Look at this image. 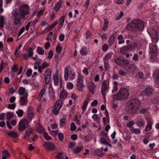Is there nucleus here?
I'll return each mask as SVG.
<instances>
[{
	"mask_svg": "<svg viewBox=\"0 0 159 159\" xmlns=\"http://www.w3.org/2000/svg\"><path fill=\"white\" fill-rule=\"evenodd\" d=\"M11 68L13 71L15 72H16L18 70V69L16 65H13Z\"/></svg>",
	"mask_w": 159,
	"mask_h": 159,
	"instance_id": "obj_62",
	"label": "nucleus"
},
{
	"mask_svg": "<svg viewBox=\"0 0 159 159\" xmlns=\"http://www.w3.org/2000/svg\"><path fill=\"white\" fill-rule=\"evenodd\" d=\"M64 156L62 152H58L56 157V159H64Z\"/></svg>",
	"mask_w": 159,
	"mask_h": 159,
	"instance_id": "obj_39",
	"label": "nucleus"
},
{
	"mask_svg": "<svg viewBox=\"0 0 159 159\" xmlns=\"http://www.w3.org/2000/svg\"><path fill=\"white\" fill-rule=\"evenodd\" d=\"M44 75V77L48 76V77L49 76H51V72H50V70H46L45 71Z\"/></svg>",
	"mask_w": 159,
	"mask_h": 159,
	"instance_id": "obj_47",
	"label": "nucleus"
},
{
	"mask_svg": "<svg viewBox=\"0 0 159 159\" xmlns=\"http://www.w3.org/2000/svg\"><path fill=\"white\" fill-rule=\"evenodd\" d=\"M35 127L39 133H42L44 132V129L39 123H37L35 125Z\"/></svg>",
	"mask_w": 159,
	"mask_h": 159,
	"instance_id": "obj_17",
	"label": "nucleus"
},
{
	"mask_svg": "<svg viewBox=\"0 0 159 159\" xmlns=\"http://www.w3.org/2000/svg\"><path fill=\"white\" fill-rule=\"evenodd\" d=\"M33 134V129L30 128L26 131L24 135V138L29 141L30 136Z\"/></svg>",
	"mask_w": 159,
	"mask_h": 159,
	"instance_id": "obj_14",
	"label": "nucleus"
},
{
	"mask_svg": "<svg viewBox=\"0 0 159 159\" xmlns=\"http://www.w3.org/2000/svg\"><path fill=\"white\" fill-rule=\"evenodd\" d=\"M76 143L75 142H72L69 144L68 148H72L75 146Z\"/></svg>",
	"mask_w": 159,
	"mask_h": 159,
	"instance_id": "obj_60",
	"label": "nucleus"
},
{
	"mask_svg": "<svg viewBox=\"0 0 159 159\" xmlns=\"http://www.w3.org/2000/svg\"><path fill=\"white\" fill-rule=\"evenodd\" d=\"M29 7L28 5H24L19 7V11H15L13 14L14 17V24L16 30L22 25L21 19H25V16L29 12Z\"/></svg>",
	"mask_w": 159,
	"mask_h": 159,
	"instance_id": "obj_1",
	"label": "nucleus"
},
{
	"mask_svg": "<svg viewBox=\"0 0 159 159\" xmlns=\"http://www.w3.org/2000/svg\"><path fill=\"white\" fill-rule=\"evenodd\" d=\"M73 86V84L71 82H69L67 84V87L69 89H72Z\"/></svg>",
	"mask_w": 159,
	"mask_h": 159,
	"instance_id": "obj_64",
	"label": "nucleus"
},
{
	"mask_svg": "<svg viewBox=\"0 0 159 159\" xmlns=\"http://www.w3.org/2000/svg\"><path fill=\"white\" fill-rule=\"evenodd\" d=\"M84 85L83 84V78L81 75H79L77 81V89L80 91L83 90V86Z\"/></svg>",
	"mask_w": 159,
	"mask_h": 159,
	"instance_id": "obj_12",
	"label": "nucleus"
},
{
	"mask_svg": "<svg viewBox=\"0 0 159 159\" xmlns=\"http://www.w3.org/2000/svg\"><path fill=\"white\" fill-rule=\"evenodd\" d=\"M86 38L87 39L90 38L92 36V35L89 31H87L85 33Z\"/></svg>",
	"mask_w": 159,
	"mask_h": 159,
	"instance_id": "obj_59",
	"label": "nucleus"
},
{
	"mask_svg": "<svg viewBox=\"0 0 159 159\" xmlns=\"http://www.w3.org/2000/svg\"><path fill=\"white\" fill-rule=\"evenodd\" d=\"M142 95L148 96H152L155 93L154 89L151 87H148L142 90L141 92Z\"/></svg>",
	"mask_w": 159,
	"mask_h": 159,
	"instance_id": "obj_9",
	"label": "nucleus"
},
{
	"mask_svg": "<svg viewBox=\"0 0 159 159\" xmlns=\"http://www.w3.org/2000/svg\"><path fill=\"white\" fill-rule=\"evenodd\" d=\"M151 126V125L147 124L145 128V131H148L150 130L152 128Z\"/></svg>",
	"mask_w": 159,
	"mask_h": 159,
	"instance_id": "obj_61",
	"label": "nucleus"
},
{
	"mask_svg": "<svg viewBox=\"0 0 159 159\" xmlns=\"http://www.w3.org/2000/svg\"><path fill=\"white\" fill-rule=\"evenodd\" d=\"M145 122L144 120L142 119L138 120L136 123L137 126L139 127L144 126L145 125Z\"/></svg>",
	"mask_w": 159,
	"mask_h": 159,
	"instance_id": "obj_22",
	"label": "nucleus"
},
{
	"mask_svg": "<svg viewBox=\"0 0 159 159\" xmlns=\"http://www.w3.org/2000/svg\"><path fill=\"white\" fill-rule=\"evenodd\" d=\"M83 149V147H77L74 149V151L75 153H79Z\"/></svg>",
	"mask_w": 159,
	"mask_h": 159,
	"instance_id": "obj_46",
	"label": "nucleus"
},
{
	"mask_svg": "<svg viewBox=\"0 0 159 159\" xmlns=\"http://www.w3.org/2000/svg\"><path fill=\"white\" fill-rule=\"evenodd\" d=\"M70 68V66H68L66 67L65 69V74L64 75V77L65 80H67L68 79V77L69 75V69Z\"/></svg>",
	"mask_w": 159,
	"mask_h": 159,
	"instance_id": "obj_21",
	"label": "nucleus"
},
{
	"mask_svg": "<svg viewBox=\"0 0 159 159\" xmlns=\"http://www.w3.org/2000/svg\"><path fill=\"white\" fill-rule=\"evenodd\" d=\"M92 117L95 121L97 122H99L100 118L98 117V115L97 114H93Z\"/></svg>",
	"mask_w": 159,
	"mask_h": 159,
	"instance_id": "obj_41",
	"label": "nucleus"
},
{
	"mask_svg": "<svg viewBox=\"0 0 159 159\" xmlns=\"http://www.w3.org/2000/svg\"><path fill=\"white\" fill-rule=\"evenodd\" d=\"M88 88L89 91L93 94L95 89V85L93 83H90L88 85Z\"/></svg>",
	"mask_w": 159,
	"mask_h": 159,
	"instance_id": "obj_19",
	"label": "nucleus"
},
{
	"mask_svg": "<svg viewBox=\"0 0 159 159\" xmlns=\"http://www.w3.org/2000/svg\"><path fill=\"white\" fill-rule=\"evenodd\" d=\"M53 132L58 135V139L60 141H63L64 138V135L63 134L61 133H57V131Z\"/></svg>",
	"mask_w": 159,
	"mask_h": 159,
	"instance_id": "obj_36",
	"label": "nucleus"
},
{
	"mask_svg": "<svg viewBox=\"0 0 159 159\" xmlns=\"http://www.w3.org/2000/svg\"><path fill=\"white\" fill-rule=\"evenodd\" d=\"M109 87L107 86L106 81L104 80L102 82L101 87V93L103 99H106L105 95L107 93Z\"/></svg>",
	"mask_w": 159,
	"mask_h": 159,
	"instance_id": "obj_8",
	"label": "nucleus"
},
{
	"mask_svg": "<svg viewBox=\"0 0 159 159\" xmlns=\"http://www.w3.org/2000/svg\"><path fill=\"white\" fill-rule=\"evenodd\" d=\"M57 24V21H55L52 23L51 25H50L48 27H47L46 30H47L48 31H50Z\"/></svg>",
	"mask_w": 159,
	"mask_h": 159,
	"instance_id": "obj_24",
	"label": "nucleus"
},
{
	"mask_svg": "<svg viewBox=\"0 0 159 159\" xmlns=\"http://www.w3.org/2000/svg\"><path fill=\"white\" fill-rule=\"evenodd\" d=\"M100 142L103 144L111 146V145L107 142L104 138H102L100 139Z\"/></svg>",
	"mask_w": 159,
	"mask_h": 159,
	"instance_id": "obj_35",
	"label": "nucleus"
},
{
	"mask_svg": "<svg viewBox=\"0 0 159 159\" xmlns=\"http://www.w3.org/2000/svg\"><path fill=\"white\" fill-rule=\"evenodd\" d=\"M115 37L113 35H111L109 39V43L111 44L113 43L115 41Z\"/></svg>",
	"mask_w": 159,
	"mask_h": 159,
	"instance_id": "obj_45",
	"label": "nucleus"
},
{
	"mask_svg": "<svg viewBox=\"0 0 159 159\" xmlns=\"http://www.w3.org/2000/svg\"><path fill=\"white\" fill-rule=\"evenodd\" d=\"M123 65H125L126 66L129 64V61L127 59H122Z\"/></svg>",
	"mask_w": 159,
	"mask_h": 159,
	"instance_id": "obj_63",
	"label": "nucleus"
},
{
	"mask_svg": "<svg viewBox=\"0 0 159 159\" xmlns=\"http://www.w3.org/2000/svg\"><path fill=\"white\" fill-rule=\"evenodd\" d=\"M66 120V118H64L60 120V125L61 127H63L65 125Z\"/></svg>",
	"mask_w": 159,
	"mask_h": 159,
	"instance_id": "obj_33",
	"label": "nucleus"
},
{
	"mask_svg": "<svg viewBox=\"0 0 159 159\" xmlns=\"http://www.w3.org/2000/svg\"><path fill=\"white\" fill-rule=\"evenodd\" d=\"M4 23V17L2 16H0V27H3Z\"/></svg>",
	"mask_w": 159,
	"mask_h": 159,
	"instance_id": "obj_42",
	"label": "nucleus"
},
{
	"mask_svg": "<svg viewBox=\"0 0 159 159\" xmlns=\"http://www.w3.org/2000/svg\"><path fill=\"white\" fill-rule=\"evenodd\" d=\"M67 95V92L65 90H62L61 92L60 97V98H65Z\"/></svg>",
	"mask_w": 159,
	"mask_h": 159,
	"instance_id": "obj_27",
	"label": "nucleus"
},
{
	"mask_svg": "<svg viewBox=\"0 0 159 159\" xmlns=\"http://www.w3.org/2000/svg\"><path fill=\"white\" fill-rule=\"evenodd\" d=\"M26 127L24 125L22 122L20 121L18 127L19 130L20 131L24 130Z\"/></svg>",
	"mask_w": 159,
	"mask_h": 159,
	"instance_id": "obj_31",
	"label": "nucleus"
},
{
	"mask_svg": "<svg viewBox=\"0 0 159 159\" xmlns=\"http://www.w3.org/2000/svg\"><path fill=\"white\" fill-rule=\"evenodd\" d=\"M20 121L22 122V123L26 127L28 126V124L30 122V121L26 119H24Z\"/></svg>",
	"mask_w": 159,
	"mask_h": 159,
	"instance_id": "obj_37",
	"label": "nucleus"
},
{
	"mask_svg": "<svg viewBox=\"0 0 159 159\" xmlns=\"http://www.w3.org/2000/svg\"><path fill=\"white\" fill-rule=\"evenodd\" d=\"M130 130L131 132L134 133L136 134H139L140 132V130L139 129L137 128H135L134 127L131 128L130 129Z\"/></svg>",
	"mask_w": 159,
	"mask_h": 159,
	"instance_id": "obj_29",
	"label": "nucleus"
},
{
	"mask_svg": "<svg viewBox=\"0 0 159 159\" xmlns=\"http://www.w3.org/2000/svg\"><path fill=\"white\" fill-rule=\"evenodd\" d=\"M103 147H102L100 149L96 150L95 152V153L99 157H102L105 154V153L103 152Z\"/></svg>",
	"mask_w": 159,
	"mask_h": 159,
	"instance_id": "obj_16",
	"label": "nucleus"
},
{
	"mask_svg": "<svg viewBox=\"0 0 159 159\" xmlns=\"http://www.w3.org/2000/svg\"><path fill=\"white\" fill-rule=\"evenodd\" d=\"M13 113L8 112L7 114V118L8 120H10L13 116Z\"/></svg>",
	"mask_w": 159,
	"mask_h": 159,
	"instance_id": "obj_43",
	"label": "nucleus"
},
{
	"mask_svg": "<svg viewBox=\"0 0 159 159\" xmlns=\"http://www.w3.org/2000/svg\"><path fill=\"white\" fill-rule=\"evenodd\" d=\"M44 148L46 150H55L56 147L55 144L52 142H47L43 144Z\"/></svg>",
	"mask_w": 159,
	"mask_h": 159,
	"instance_id": "obj_13",
	"label": "nucleus"
},
{
	"mask_svg": "<svg viewBox=\"0 0 159 159\" xmlns=\"http://www.w3.org/2000/svg\"><path fill=\"white\" fill-rule=\"evenodd\" d=\"M62 49V48L61 46L60 45H57L56 47V51L58 54H59L61 53Z\"/></svg>",
	"mask_w": 159,
	"mask_h": 159,
	"instance_id": "obj_50",
	"label": "nucleus"
},
{
	"mask_svg": "<svg viewBox=\"0 0 159 159\" xmlns=\"http://www.w3.org/2000/svg\"><path fill=\"white\" fill-rule=\"evenodd\" d=\"M73 120L74 121L76 122V123L78 124H80V116H77L76 115L75 116Z\"/></svg>",
	"mask_w": 159,
	"mask_h": 159,
	"instance_id": "obj_38",
	"label": "nucleus"
},
{
	"mask_svg": "<svg viewBox=\"0 0 159 159\" xmlns=\"http://www.w3.org/2000/svg\"><path fill=\"white\" fill-rule=\"evenodd\" d=\"M43 136L44 138L47 140H49L52 139L51 137L47 133L44 132Z\"/></svg>",
	"mask_w": 159,
	"mask_h": 159,
	"instance_id": "obj_48",
	"label": "nucleus"
},
{
	"mask_svg": "<svg viewBox=\"0 0 159 159\" xmlns=\"http://www.w3.org/2000/svg\"><path fill=\"white\" fill-rule=\"evenodd\" d=\"M80 52L82 56L86 55L88 53L87 48L86 47H83L80 49Z\"/></svg>",
	"mask_w": 159,
	"mask_h": 159,
	"instance_id": "obj_18",
	"label": "nucleus"
},
{
	"mask_svg": "<svg viewBox=\"0 0 159 159\" xmlns=\"http://www.w3.org/2000/svg\"><path fill=\"white\" fill-rule=\"evenodd\" d=\"M7 134L9 136L13 138H16L18 136V134L14 131H10Z\"/></svg>",
	"mask_w": 159,
	"mask_h": 159,
	"instance_id": "obj_23",
	"label": "nucleus"
},
{
	"mask_svg": "<svg viewBox=\"0 0 159 159\" xmlns=\"http://www.w3.org/2000/svg\"><path fill=\"white\" fill-rule=\"evenodd\" d=\"M112 54L111 53L109 52L105 56L104 58V60L108 61V60L110 59L112 57Z\"/></svg>",
	"mask_w": 159,
	"mask_h": 159,
	"instance_id": "obj_40",
	"label": "nucleus"
},
{
	"mask_svg": "<svg viewBox=\"0 0 159 159\" xmlns=\"http://www.w3.org/2000/svg\"><path fill=\"white\" fill-rule=\"evenodd\" d=\"M54 84L55 85H57L58 84L59 78L58 76H54L53 77Z\"/></svg>",
	"mask_w": 159,
	"mask_h": 159,
	"instance_id": "obj_51",
	"label": "nucleus"
},
{
	"mask_svg": "<svg viewBox=\"0 0 159 159\" xmlns=\"http://www.w3.org/2000/svg\"><path fill=\"white\" fill-rule=\"evenodd\" d=\"M61 5V0H59L57 3L55 4L54 6V10L57 11L60 9Z\"/></svg>",
	"mask_w": 159,
	"mask_h": 159,
	"instance_id": "obj_20",
	"label": "nucleus"
},
{
	"mask_svg": "<svg viewBox=\"0 0 159 159\" xmlns=\"http://www.w3.org/2000/svg\"><path fill=\"white\" fill-rule=\"evenodd\" d=\"M153 77L155 82L157 84H159V69L154 71Z\"/></svg>",
	"mask_w": 159,
	"mask_h": 159,
	"instance_id": "obj_15",
	"label": "nucleus"
},
{
	"mask_svg": "<svg viewBox=\"0 0 159 159\" xmlns=\"http://www.w3.org/2000/svg\"><path fill=\"white\" fill-rule=\"evenodd\" d=\"M115 62L116 64L120 66H123L122 59L118 57L115 60Z\"/></svg>",
	"mask_w": 159,
	"mask_h": 159,
	"instance_id": "obj_28",
	"label": "nucleus"
},
{
	"mask_svg": "<svg viewBox=\"0 0 159 159\" xmlns=\"http://www.w3.org/2000/svg\"><path fill=\"white\" fill-rule=\"evenodd\" d=\"M26 116L28 120L30 122L34 117V113H27Z\"/></svg>",
	"mask_w": 159,
	"mask_h": 159,
	"instance_id": "obj_25",
	"label": "nucleus"
},
{
	"mask_svg": "<svg viewBox=\"0 0 159 159\" xmlns=\"http://www.w3.org/2000/svg\"><path fill=\"white\" fill-rule=\"evenodd\" d=\"M19 94L22 96L20 97V99H27L28 95L25 89L23 87H20L18 90Z\"/></svg>",
	"mask_w": 159,
	"mask_h": 159,
	"instance_id": "obj_11",
	"label": "nucleus"
},
{
	"mask_svg": "<svg viewBox=\"0 0 159 159\" xmlns=\"http://www.w3.org/2000/svg\"><path fill=\"white\" fill-rule=\"evenodd\" d=\"M16 113L17 114L18 116L19 117H22L23 115L24 112L23 111L20 109H18L16 112Z\"/></svg>",
	"mask_w": 159,
	"mask_h": 159,
	"instance_id": "obj_34",
	"label": "nucleus"
},
{
	"mask_svg": "<svg viewBox=\"0 0 159 159\" xmlns=\"http://www.w3.org/2000/svg\"><path fill=\"white\" fill-rule=\"evenodd\" d=\"M149 47V53L151 55V60L152 61H155L157 58H158V49L157 45L156 44L151 43L150 44Z\"/></svg>",
	"mask_w": 159,
	"mask_h": 159,
	"instance_id": "obj_6",
	"label": "nucleus"
},
{
	"mask_svg": "<svg viewBox=\"0 0 159 159\" xmlns=\"http://www.w3.org/2000/svg\"><path fill=\"white\" fill-rule=\"evenodd\" d=\"M62 103L61 100H57L52 110V113L55 115H57L59 113V111L62 107Z\"/></svg>",
	"mask_w": 159,
	"mask_h": 159,
	"instance_id": "obj_10",
	"label": "nucleus"
},
{
	"mask_svg": "<svg viewBox=\"0 0 159 159\" xmlns=\"http://www.w3.org/2000/svg\"><path fill=\"white\" fill-rule=\"evenodd\" d=\"M144 27V22L139 19H135L132 20L126 26L129 31L136 32L142 30Z\"/></svg>",
	"mask_w": 159,
	"mask_h": 159,
	"instance_id": "obj_2",
	"label": "nucleus"
},
{
	"mask_svg": "<svg viewBox=\"0 0 159 159\" xmlns=\"http://www.w3.org/2000/svg\"><path fill=\"white\" fill-rule=\"evenodd\" d=\"M32 71L31 69H30L27 70L26 73V75L28 77H30L32 74Z\"/></svg>",
	"mask_w": 159,
	"mask_h": 159,
	"instance_id": "obj_57",
	"label": "nucleus"
},
{
	"mask_svg": "<svg viewBox=\"0 0 159 159\" xmlns=\"http://www.w3.org/2000/svg\"><path fill=\"white\" fill-rule=\"evenodd\" d=\"M16 105L15 103L10 104L8 105L7 107L8 108L13 109H14L16 107Z\"/></svg>",
	"mask_w": 159,
	"mask_h": 159,
	"instance_id": "obj_56",
	"label": "nucleus"
},
{
	"mask_svg": "<svg viewBox=\"0 0 159 159\" xmlns=\"http://www.w3.org/2000/svg\"><path fill=\"white\" fill-rule=\"evenodd\" d=\"M32 50V49L31 47L29 49V52L28 53V56L29 57H32L33 54V52Z\"/></svg>",
	"mask_w": 159,
	"mask_h": 159,
	"instance_id": "obj_52",
	"label": "nucleus"
},
{
	"mask_svg": "<svg viewBox=\"0 0 159 159\" xmlns=\"http://www.w3.org/2000/svg\"><path fill=\"white\" fill-rule=\"evenodd\" d=\"M139 48L138 44L134 43L121 47L120 48V52L121 54H126L129 52L134 51L135 48L138 49Z\"/></svg>",
	"mask_w": 159,
	"mask_h": 159,
	"instance_id": "obj_5",
	"label": "nucleus"
},
{
	"mask_svg": "<svg viewBox=\"0 0 159 159\" xmlns=\"http://www.w3.org/2000/svg\"><path fill=\"white\" fill-rule=\"evenodd\" d=\"M140 102L139 100H130L127 103V107L129 111L135 113L139 109Z\"/></svg>",
	"mask_w": 159,
	"mask_h": 159,
	"instance_id": "obj_3",
	"label": "nucleus"
},
{
	"mask_svg": "<svg viewBox=\"0 0 159 159\" xmlns=\"http://www.w3.org/2000/svg\"><path fill=\"white\" fill-rule=\"evenodd\" d=\"M34 113L33 107L32 106H29L28 108L27 113Z\"/></svg>",
	"mask_w": 159,
	"mask_h": 159,
	"instance_id": "obj_54",
	"label": "nucleus"
},
{
	"mask_svg": "<svg viewBox=\"0 0 159 159\" xmlns=\"http://www.w3.org/2000/svg\"><path fill=\"white\" fill-rule=\"evenodd\" d=\"M135 124V122L131 120L128 122L127 124V126L130 128V129L131 128H133V127L132 126Z\"/></svg>",
	"mask_w": 159,
	"mask_h": 159,
	"instance_id": "obj_44",
	"label": "nucleus"
},
{
	"mask_svg": "<svg viewBox=\"0 0 159 159\" xmlns=\"http://www.w3.org/2000/svg\"><path fill=\"white\" fill-rule=\"evenodd\" d=\"M76 127L74 123H72L70 124V129L72 131H75L76 129Z\"/></svg>",
	"mask_w": 159,
	"mask_h": 159,
	"instance_id": "obj_55",
	"label": "nucleus"
},
{
	"mask_svg": "<svg viewBox=\"0 0 159 159\" xmlns=\"http://www.w3.org/2000/svg\"><path fill=\"white\" fill-rule=\"evenodd\" d=\"M37 52L38 54L42 55L44 54V51L42 47L39 46L37 48Z\"/></svg>",
	"mask_w": 159,
	"mask_h": 159,
	"instance_id": "obj_26",
	"label": "nucleus"
},
{
	"mask_svg": "<svg viewBox=\"0 0 159 159\" xmlns=\"http://www.w3.org/2000/svg\"><path fill=\"white\" fill-rule=\"evenodd\" d=\"M2 156H4L7 157L10 156V154L7 150H5L2 151Z\"/></svg>",
	"mask_w": 159,
	"mask_h": 159,
	"instance_id": "obj_32",
	"label": "nucleus"
},
{
	"mask_svg": "<svg viewBox=\"0 0 159 159\" xmlns=\"http://www.w3.org/2000/svg\"><path fill=\"white\" fill-rule=\"evenodd\" d=\"M147 31L152 38V42L156 44L157 43L159 39L158 33L155 30L152 28L148 29Z\"/></svg>",
	"mask_w": 159,
	"mask_h": 159,
	"instance_id": "obj_7",
	"label": "nucleus"
},
{
	"mask_svg": "<svg viewBox=\"0 0 159 159\" xmlns=\"http://www.w3.org/2000/svg\"><path fill=\"white\" fill-rule=\"evenodd\" d=\"M129 95L128 90L125 88H122L117 93L113 95V99H125Z\"/></svg>",
	"mask_w": 159,
	"mask_h": 159,
	"instance_id": "obj_4",
	"label": "nucleus"
},
{
	"mask_svg": "<svg viewBox=\"0 0 159 159\" xmlns=\"http://www.w3.org/2000/svg\"><path fill=\"white\" fill-rule=\"evenodd\" d=\"M27 100H20L19 103L21 105H25L27 104Z\"/></svg>",
	"mask_w": 159,
	"mask_h": 159,
	"instance_id": "obj_53",
	"label": "nucleus"
},
{
	"mask_svg": "<svg viewBox=\"0 0 159 159\" xmlns=\"http://www.w3.org/2000/svg\"><path fill=\"white\" fill-rule=\"evenodd\" d=\"M65 20V16H61L59 19V24L63 25Z\"/></svg>",
	"mask_w": 159,
	"mask_h": 159,
	"instance_id": "obj_49",
	"label": "nucleus"
},
{
	"mask_svg": "<svg viewBox=\"0 0 159 159\" xmlns=\"http://www.w3.org/2000/svg\"><path fill=\"white\" fill-rule=\"evenodd\" d=\"M25 30V27H22L20 30L18 34V37L20 36L24 31Z\"/></svg>",
	"mask_w": 159,
	"mask_h": 159,
	"instance_id": "obj_58",
	"label": "nucleus"
},
{
	"mask_svg": "<svg viewBox=\"0 0 159 159\" xmlns=\"http://www.w3.org/2000/svg\"><path fill=\"white\" fill-rule=\"evenodd\" d=\"M109 22L106 19L104 20V22L103 26L102 28V30L103 31H106L108 28V24Z\"/></svg>",
	"mask_w": 159,
	"mask_h": 159,
	"instance_id": "obj_30",
	"label": "nucleus"
}]
</instances>
